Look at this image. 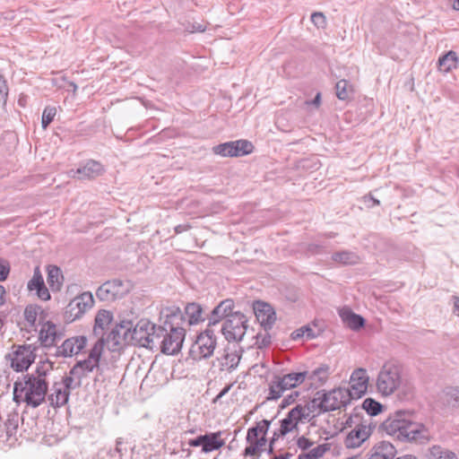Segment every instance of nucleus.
<instances>
[{
	"mask_svg": "<svg viewBox=\"0 0 459 459\" xmlns=\"http://www.w3.org/2000/svg\"><path fill=\"white\" fill-rule=\"evenodd\" d=\"M369 377L362 368L355 369L350 377V387L346 390L352 399H359L367 393Z\"/></svg>",
	"mask_w": 459,
	"mask_h": 459,
	"instance_id": "obj_16",
	"label": "nucleus"
},
{
	"mask_svg": "<svg viewBox=\"0 0 459 459\" xmlns=\"http://www.w3.org/2000/svg\"><path fill=\"white\" fill-rule=\"evenodd\" d=\"M336 96L341 100L350 99L353 92V87L347 80H340L335 85Z\"/></svg>",
	"mask_w": 459,
	"mask_h": 459,
	"instance_id": "obj_40",
	"label": "nucleus"
},
{
	"mask_svg": "<svg viewBox=\"0 0 459 459\" xmlns=\"http://www.w3.org/2000/svg\"><path fill=\"white\" fill-rule=\"evenodd\" d=\"M248 446L244 449L243 455L251 459H259L262 452L264 450L267 439L260 437L259 440L247 441Z\"/></svg>",
	"mask_w": 459,
	"mask_h": 459,
	"instance_id": "obj_30",
	"label": "nucleus"
},
{
	"mask_svg": "<svg viewBox=\"0 0 459 459\" xmlns=\"http://www.w3.org/2000/svg\"><path fill=\"white\" fill-rule=\"evenodd\" d=\"M42 311L41 307L37 305H29L24 310V318L26 322L30 325L34 326L37 321L39 314Z\"/></svg>",
	"mask_w": 459,
	"mask_h": 459,
	"instance_id": "obj_42",
	"label": "nucleus"
},
{
	"mask_svg": "<svg viewBox=\"0 0 459 459\" xmlns=\"http://www.w3.org/2000/svg\"><path fill=\"white\" fill-rule=\"evenodd\" d=\"M333 262L343 264V265H353L359 262V256L351 251L342 250L335 252L332 255Z\"/></svg>",
	"mask_w": 459,
	"mask_h": 459,
	"instance_id": "obj_37",
	"label": "nucleus"
},
{
	"mask_svg": "<svg viewBox=\"0 0 459 459\" xmlns=\"http://www.w3.org/2000/svg\"><path fill=\"white\" fill-rule=\"evenodd\" d=\"M291 456L290 453H285L284 455H276L273 459H290Z\"/></svg>",
	"mask_w": 459,
	"mask_h": 459,
	"instance_id": "obj_63",
	"label": "nucleus"
},
{
	"mask_svg": "<svg viewBox=\"0 0 459 459\" xmlns=\"http://www.w3.org/2000/svg\"><path fill=\"white\" fill-rule=\"evenodd\" d=\"M381 429L401 441L424 444L430 439L429 430L425 425L412 420L411 414L405 411L391 414L382 422Z\"/></svg>",
	"mask_w": 459,
	"mask_h": 459,
	"instance_id": "obj_2",
	"label": "nucleus"
},
{
	"mask_svg": "<svg viewBox=\"0 0 459 459\" xmlns=\"http://www.w3.org/2000/svg\"><path fill=\"white\" fill-rule=\"evenodd\" d=\"M427 459H458L456 455L439 446H433L427 455Z\"/></svg>",
	"mask_w": 459,
	"mask_h": 459,
	"instance_id": "obj_39",
	"label": "nucleus"
},
{
	"mask_svg": "<svg viewBox=\"0 0 459 459\" xmlns=\"http://www.w3.org/2000/svg\"><path fill=\"white\" fill-rule=\"evenodd\" d=\"M454 313L459 316V298L455 297Z\"/></svg>",
	"mask_w": 459,
	"mask_h": 459,
	"instance_id": "obj_61",
	"label": "nucleus"
},
{
	"mask_svg": "<svg viewBox=\"0 0 459 459\" xmlns=\"http://www.w3.org/2000/svg\"><path fill=\"white\" fill-rule=\"evenodd\" d=\"M253 145L247 140L227 142L212 147L214 154L221 157H239L253 152Z\"/></svg>",
	"mask_w": 459,
	"mask_h": 459,
	"instance_id": "obj_13",
	"label": "nucleus"
},
{
	"mask_svg": "<svg viewBox=\"0 0 459 459\" xmlns=\"http://www.w3.org/2000/svg\"><path fill=\"white\" fill-rule=\"evenodd\" d=\"M160 320L164 323L167 330L164 331L159 348L164 354L175 355L181 350L185 340L186 329L183 324L186 318L179 307L171 305L160 309Z\"/></svg>",
	"mask_w": 459,
	"mask_h": 459,
	"instance_id": "obj_3",
	"label": "nucleus"
},
{
	"mask_svg": "<svg viewBox=\"0 0 459 459\" xmlns=\"http://www.w3.org/2000/svg\"><path fill=\"white\" fill-rule=\"evenodd\" d=\"M309 416L308 409L300 404L296 405L287 414V416L281 420V427L278 431H274L279 437H283L289 432L296 429L299 422Z\"/></svg>",
	"mask_w": 459,
	"mask_h": 459,
	"instance_id": "obj_14",
	"label": "nucleus"
},
{
	"mask_svg": "<svg viewBox=\"0 0 459 459\" xmlns=\"http://www.w3.org/2000/svg\"><path fill=\"white\" fill-rule=\"evenodd\" d=\"M113 316L111 312L108 310H100L95 316V324L93 327V333L96 336H100V339H103L104 330L112 322Z\"/></svg>",
	"mask_w": 459,
	"mask_h": 459,
	"instance_id": "obj_29",
	"label": "nucleus"
},
{
	"mask_svg": "<svg viewBox=\"0 0 459 459\" xmlns=\"http://www.w3.org/2000/svg\"><path fill=\"white\" fill-rule=\"evenodd\" d=\"M259 438H260V434L257 432L256 429H255L254 427L248 429L247 437H246V441H255V440H259Z\"/></svg>",
	"mask_w": 459,
	"mask_h": 459,
	"instance_id": "obj_55",
	"label": "nucleus"
},
{
	"mask_svg": "<svg viewBox=\"0 0 459 459\" xmlns=\"http://www.w3.org/2000/svg\"><path fill=\"white\" fill-rule=\"evenodd\" d=\"M217 345L216 336L212 330L206 329L201 333L192 344L189 355L194 360H201L212 356Z\"/></svg>",
	"mask_w": 459,
	"mask_h": 459,
	"instance_id": "obj_6",
	"label": "nucleus"
},
{
	"mask_svg": "<svg viewBox=\"0 0 459 459\" xmlns=\"http://www.w3.org/2000/svg\"><path fill=\"white\" fill-rule=\"evenodd\" d=\"M247 329V316L240 312H235L223 323L221 333L229 342H240L246 334Z\"/></svg>",
	"mask_w": 459,
	"mask_h": 459,
	"instance_id": "obj_9",
	"label": "nucleus"
},
{
	"mask_svg": "<svg viewBox=\"0 0 459 459\" xmlns=\"http://www.w3.org/2000/svg\"><path fill=\"white\" fill-rule=\"evenodd\" d=\"M57 383H54L48 392L46 400L53 408H60L68 403L70 394Z\"/></svg>",
	"mask_w": 459,
	"mask_h": 459,
	"instance_id": "obj_24",
	"label": "nucleus"
},
{
	"mask_svg": "<svg viewBox=\"0 0 459 459\" xmlns=\"http://www.w3.org/2000/svg\"><path fill=\"white\" fill-rule=\"evenodd\" d=\"M254 311L257 320L265 329L272 327L275 321V313L269 304L257 301L254 306Z\"/></svg>",
	"mask_w": 459,
	"mask_h": 459,
	"instance_id": "obj_23",
	"label": "nucleus"
},
{
	"mask_svg": "<svg viewBox=\"0 0 459 459\" xmlns=\"http://www.w3.org/2000/svg\"><path fill=\"white\" fill-rule=\"evenodd\" d=\"M62 385L69 394L72 389H75L81 385V379H78L75 376L69 373L68 376L62 377L61 381L56 382Z\"/></svg>",
	"mask_w": 459,
	"mask_h": 459,
	"instance_id": "obj_43",
	"label": "nucleus"
},
{
	"mask_svg": "<svg viewBox=\"0 0 459 459\" xmlns=\"http://www.w3.org/2000/svg\"><path fill=\"white\" fill-rule=\"evenodd\" d=\"M204 439V435H201V436L197 437L196 438L190 439L188 441V445L190 446H203Z\"/></svg>",
	"mask_w": 459,
	"mask_h": 459,
	"instance_id": "obj_56",
	"label": "nucleus"
},
{
	"mask_svg": "<svg viewBox=\"0 0 459 459\" xmlns=\"http://www.w3.org/2000/svg\"><path fill=\"white\" fill-rule=\"evenodd\" d=\"M321 95L320 93H317L315 97V99L312 100V104L318 107L320 104Z\"/></svg>",
	"mask_w": 459,
	"mask_h": 459,
	"instance_id": "obj_64",
	"label": "nucleus"
},
{
	"mask_svg": "<svg viewBox=\"0 0 459 459\" xmlns=\"http://www.w3.org/2000/svg\"><path fill=\"white\" fill-rule=\"evenodd\" d=\"M364 199H365V203H367L368 201L372 202V205L368 204L369 207L373 206V205H379L380 204L379 200L374 198L371 195L364 196Z\"/></svg>",
	"mask_w": 459,
	"mask_h": 459,
	"instance_id": "obj_58",
	"label": "nucleus"
},
{
	"mask_svg": "<svg viewBox=\"0 0 459 459\" xmlns=\"http://www.w3.org/2000/svg\"><path fill=\"white\" fill-rule=\"evenodd\" d=\"M56 114V109L55 107L48 106L45 108L42 113V120L41 125L44 129H46L48 125L54 120V117Z\"/></svg>",
	"mask_w": 459,
	"mask_h": 459,
	"instance_id": "obj_45",
	"label": "nucleus"
},
{
	"mask_svg": "<svg viewBox=\"0 0 459 459\" xmlns=\"http://www.w3.org/2000/svg\"><path fill=\"white\" fill-rule=\"evenodd\" d=\"M190 227L188 225H186V224H179L178 226L175 227V232L177 234H179V233H182L184 231H186Z\"/></svg>",
	"mask_w": 459,
	"mask_h": 459,
	"instance_id": "obj_59",
	"label": "nucleus"
},
{
	"mask_svg": "<svg viewBox=\"0 0 459 459\" xmlns=\"http://www.w3.org/2000/svg\"><path fill=\"white\" fill-rule=\"evenodd\" d=\"M362 407L369 416L377 415L383 409V405L372 398L365 399Z\"/></svg>",
	"mask_w": 459,
	"mask_h": 459,
	"instance_id": "obj_44",
	"label": "nucleus"
},
{
	"mask_svg": "<svg viewBox=\"0 0 459 459\" xmlns=\"http://www.w3.org/2000/svg\"><path fill=\"white\" fill-rule=\"evenodd\" d=\"M39 341L45 347H50L56 344L59 339L56 325L52 322L43 324L39 331Z\"/></svg>",
	"mask_w": 459,
	"mask_h": 459,
	"instance_id": "obj_25",
	"label": "nucleus"
},
{
	"mask_svg": "<svg viewBox=\"0 0 459 459\" xmlns=\"http://www.w3.org/2000/svg\"><path fill=\"white\" fill-rule=\"evenodd\" d=\"M130 288L129 281L113 279L101 284L96 291V296L101 301L110 302L126 296Z\"/></svg>",
	"mask_w": 459,
	"mask_h": 459,
	"instance_id": "obj_10",
	"label": "nucleus"
},
{
	"mask_svg": "<svg viewBox=\"0 0 459 459\" xmlns=\"http://www.w3.org/2000/svg\"><path fill=\"white\" fill-rule=\"evenodd\" d=\"M87 343L84 336H74L66 339L61 346L57 348V354L63 357H72L78 354Z\"/></svg>",
	"mask_w": 459,
	"mask_h": 459,
	"instance_id": "obj_20",
	"label": "nucleus"
},
{
	"mask_svg": "<svg viewBox=\"0 0 459 459\" xmlns=\"http://www.w3.org/2000/svg\"><path fill=\"white\" fill-rule=\"evenodd\" d=\"M304 336H306L307 339H312L315 336L314 331L309 326H303L291 333L292 340H299Z\"/></svg>",
	"mask_w": 459,
	"mask_h": 459,
	"instance_id": "obj_46",
	"label": "nucleus"
},
{
	"mask_svg": "<svg viewBox=\"0 0 459 459\" xmlns=\"http://www.w3.org/2000/svg\"><path fill=\"white\" fill-rule=\"evenodd\" d=\"M311 21L315 25L320 27L325 22V17L322 13H314L311 15Z\"/></svg>",
	"mask_w": 459,
	"mask_h": 459,
	"instance_id": "obj_54",
	"label": "nucleus"
},
{
	"mask_svg": "<svg viewBox=\"0 0 459 459\" xmlns=\"http://www.w3.org/2000/svg\"><path fill=\"white\" fill-rule=\"evenodd\" d=\"M458 56L457 54L450 50L446 54L443 55L438 59V68L440 71L448 73L457 67Z\"/></svg>",
	"mask_w": 459,
	"mask_h": 459,
	"instance_id": "obj_36",
	"label": "nucleus"
},
{
	"mask_svg": "<svg viewBox=\"0 0 459 459\" xmlns=\"http://www.w3.org/2000/svg\"><path fill=\"white\" fill-rule=\"evenodd\" d=\"M153 330H151L148 333V340L149 344H144V348L147 349H158L160 342H161V338L164 334V331L167 330L166 326H164V323L162 322V325H156L153 324Z\"/></svg>",
	"mask_w": 459,
	"mask_h": 459,
	"instance_id": "obj_35",
	"label": "nucleus"
},
{
	"mask_svg": "<svg viewBox=\"0 0 459 459\" xmlns=\"http://www.w3.org/2000/svg\"><path fill=\"white\" fill-rule=\"evenodd\" d=\"M104 348V340L99 339L91 348L86 359L78 361L70 370V374L82 379L94 368H99L100 359Z\"/></svg>",
	"mask_w": 459,
	"mask_h": 459,
	"instance_id": "obj_7",
	"label": "nucleus"
},
{
	"mask_svg": "<svg viewBox=\"0 0 459 459\" xmlns=\"http://www.w3.org/2000/svg\"><path fill=\"white\" fill-rule=\"evenodd\" d=\"M271 422L272 421L268 420H262L256 423L254 428L256 429L257 432L260 434V437H266V434L269 430Z\"/></svg>",
	"mask_w": 459,
	"mask_h": 459,
	"instance_id": "obj_48",
	"label": "nucleus"
},
{
	"mask_svg": "<svg viewBox=\"0 0 459 459\" xmlns=\"http://www.w3.org/2000/svg\"><path fill=\"white\" fill-rule=\"evenodd\" d=\"M35 359L33 350L30 346H19L13 352L11 367L17 372L29 368Z\"/></svg>",
	"mask_w": 459,
	"mask_h": 459,
	"instance_id": "obj_18",
	"label": "nucleus"
},
{
	"mask_svg": "<svg viewBox=\"0 0 459 459\" xmlns=\"http://www.w3.org/2000/svg\"><path fill=\"white\" fill-rule=\"evenodd\" d=\"M234 301L230 299L222 300L217 305L211 313L209 317V326L214 325L221 319H228L229 316L233 315Z\"/></svg>",
	"mask_w": 459,
	"mask_h": 459,
	"instance_id": "obj_22",
	"label": "nucleus"
},
{
	"mask_svg": "<svg viewBox=\"0 0 459 459\" xmlns=\"http://www.w3.org/2000/svg\"><path fill=\"white\" fill-rule=\"evenodd\" d=\"M221 436L220 432L205 434L204 435V443L202 451L204 453H210L214 450H218L224 446V441L219 439Z\"/></svg>",
	"mask_w": 459,
	"mask_h": 459,
	"instance_id": "obj_34",
	"label": "nucleus"
},
{
	"mask_svg": "<svg viewBox=\"0 0 459 459\" xmlns=\"http://www.w3.org/2000/svg\"><path fill=\"white\" fill-rule=\"evenodd\" d=\"M104 166L94 160H86L76 169H70L68 177L78 180H92L104 173Z\"/></svg>",
	"mask_w": 459,
	"mask_h": 459,
	"instance_id": "obj_15",
	"label": "nucleus"
},
{
	"mask_svg": "<svg viewBox=\"0 0 459 459\" xmlns=\"http://www.w3.org/2000/svg\"><path fill=\"white\" fill-rule=\"evenodd\" d=\"M9 89L6 80L0 74V103L5 105Z\"/></svg>",
	"mask_w": 459,
	"mask_h": 459,
	"instance_id": "obj_47",
	"label": "nucleus"
},
{
	"mask_svg": "<svg viewBox=\"0 0 459 459\" xmlns=\"http://www.w3.org/2000/svg\"><path fill=\"white\" fill-rule=\"evenodd\" d=\"M53 370V363L40 361L36 370L27 374L21 381L13 385V401L17 403L23 402L32 408H37L46 402L48 391V376Z\"/></svg>",
	"mask_w": 459,
	"mask_h": 459,
	"instance_id": "obj_1",
	"label": "nucleus"
},
{
	"mask_svg": "<svg viewBox=\"0 0 459 459\" xmlns=\"http://www.w3.org/2000/svg\"><path fill=\"white\" fill-rule=\"evenodd\" d=\"M10 273L9 263L5 260L0 259V281L6 280Z\"/></svg>",
	"mask_w": 459,
	"mask_h": 459,
	"instance_id": "obj_50",
	"label": "nucleus"
},
{
	"mask_svg": "<svg viewBox=\"0 0 459 459\" xmlns=\"http://www.w3.org/2000/svg\"><path fill=\"white\" fill-rule=\"evenodd\" d=\"M306 382V374L290 372L281 377L275 376L269 385L268 401L278 400L286 390L295 388Z\"/></svg>",
	"mask_w": 459,
	"mask_h": 459,
	"instance_id": "obj_4",
	"label": "nucleus"
},
{
	"mask_svg": "<svg viewBox=\"0 0 459 459\" xmlns=\"http://www.w3.org/2000/svg\"><path fill=\"white\" fill-rule=\"evenodd\" d=\"M153 329V323L147 318H142L136 324L133 322V328L130 329V342L144 347V344H149L148 333Z\"/></svg>",
	"mask_w": 459,
	"mask_h": 459,
	"instance_id": "obj_17",
	"label": "nucleus"
},
{
	"mask_svg": "<svg viewBox=\"0 0 459 459\" xmlns=\"http://www.w3.org/2000/svg\"><path fill=\"white\" fill-rule=\"evenodd\" d=\"M47 281L53 291L59 290L63 284V274L61 270L56 265H48Z\"/></svg>",
	"mask_w": 459,
	"mask_h": 459,
	"instance_id": "obj_33",
	"label": "nucleus"
},
{
	"mask_svg": "<svg viewBox=\"0 0 459 459\" xmlns=\"http://www.w3.org/2000/svg\"><path fill=\"white\" fill-rule=\"evenodd\" d=\"M271 343V336L268 333H258L256 335L255 344L259 349L267 347Z\"/></svg>",
	"mask_w": 459,
	"mask_h": 459,
	"instance_id": "obj_49",
	"label": "nucleus"
},
{
	"mask_svg": "<svg viewBox=\"0 0 459 459\" xmlns=\"http://www.w3.org/2000/svg\"><path fill=\"white\" fill-rule=\"evenodd\" d=\"M122 444H123L122 439L118 438L117 440V446L115 448V452H117L118 454L119 457H121V455H122V447H121Z\"/></svg>",
	"mask_w": 459,
	"mask_h": 459,
	"instance_id": "obj_60",
	"label": "nucleus"
},
{
	"mask_svg": "<svg viewBox=\"0 0 459 459\" xmlns=\"http://www.w3.org/2000/svg\"><path fill=\"white\" fill-rule=\"evenodd\" d=\"M27 289L30 292L35 291L37 297L43 301L49 300L51 298L49 290L45 285L39 266L34 268L33 276L28 281Z\"/></svg>",
	"mask_w": 459,
	"mask_h": 459,
	"instance_id": "obj_19",
	"label": "nucleus"
},
{
	"mask_svg": "<svg viewBox=\"0 0 459 459\" xmlns=\"http://www.w3.org/2000/svg\"><path fill=\"white\" fill-rule=\"evenodd\" d=\"M306 374V381L308 382L311 386H318L324 384L329 376L328 366L322 365L312 371H303Z\"/></svg>",
	"mask_w": 459,
	"mask_h": 459,
	"instance_id": "obj_28",
	"label": "nucleus"
},
{
	"mask_svg": "<svg viewBox=\"0 0 459 459\" xmlns=\"http://www.w3.org/2000/svg\"><path fill=\"white\" fill-rule=\"evenodd\" d=\"M371 427L366 421L357 425L348 435L346 446L349 447L359 446L371 434Z\"/></svg>",
	"mask_w": 459,
	"mask_h": 459,
	"instance_id": "obj_21",
	"label": "nucleus"
},
{
	"mask_svg": "<svg viewBox=\"0 0 459 459\" xmlns=\"http://www.w3.org/2000/svg\"><path fill=\"white\" fill-rule=\"evenodd\" d=\"M299 392H298V391L291 392L290 394H288L286 397H284L282 399L281 407L285 408V407L290 405L291 403H293L296 401V399L299 397Z\"/></svg>",
	"mask_w": 459,
	"mask_h": 459,
	"instance_id": "obj_51",
	"label": "nucleus"
},
{
	"mask_svg": "<svg viewBox=\"0 0 459 459\" xmlns=\"http://www.w3.org/2000/svg\"><path fill=\"white\" fill-rule=\"evenodd\" d=\"M443 403L451 408H459V386H448L443 391Z\"/></svg>",
	"mask_w": 459,
	"mask_h": 459,
	"instance_id": "obj_38",
	"label": "nucleus"
},
{
	"mask_svg": "<svg viewBox=\"0 0 459 459\" xmlns=\"http://www.w3.org/2000/svg\"><path fill=\"white\" fill-rule=\"evenodd\" d=\"M313 444L314 443L312 441H310L308 438L305 437H300L297 440V446L303 451L310 448L313 446Z\"/></svg>",
	"mask_w": 459,
	"mask_h": 459,
	"instance_id": "obj_53",
	"label": "nucleus"
},
{
	"mask_svg": "<svg viewBox=\"0 0 459 459\" xmlns=\"http://www.w3.org/2000/svg\"><path fill=\"white\" fill-rule=\"evenodd\" d=\"M185 314L189 325H197L204 320L203 309L197 303H189L185 307Z\"/></svg>",
	"mask_w": 459,
	"mask_h": 459,
	"instance_id": "obj_31",
	"label": "nucleus"
},
{
	"mask_svg": "<svg viewBox=\"0 0 459 459\" xmlns=\"http://www.w3.org/2000/svg\"><path fill=\"white\" fill-rule=\"evenodd\" d=\"M351 399L345 387H339L324 394L319 406L324 411H334L346 406Z\"/></svg>",
	"mask_w": 459,
	"mask_h": 459,
	"instance_id": "obj_12",
	"label": "nucleus"
},
{
	"mask_svg": "<svg viewBox=\"0 0 459 459\" xmlns=\"http://www.w3.org/2000/svg\"><path fill=\"white\" fill-rule=\"evenodd\" d=\"M329 449L328 444L318 445L310 449L307 453H302L298 456V459H319Z\"/></svg>",
	"mask_w": 459,
	"mask_h": 459,
	"instance_id": "obj_41",
	"label": "nucleus"
},
{
	"mask_svg": "<svg viewBox=\"0 0 459 459\" xmlns=\"http://www.w3.org/2000/svg\"><path fill=\"white\" fill-rule=\"evenodd\" d=\"M280 437L278 435H276L275 433H273V437L271 438L270 442H269V448H268V454H273V444L274 442L279 438Z\"/></svg>",
	"mask_w": 459,
	"mask_h": 459,
	"instance_id": "obj_57",
	"label": "nucleus"
},
{
	"mask_svg": "<svg viewBox=\"0 0 459 459\" xmlns=\"http://www.w3.org/2000/svg\"><path fill=\"white\" fill-rule=\"evenodd\" d=\"M94 299L91 292L85 291L73 299L65 309V318L68 322H74L81 318L93 307Z\"/></svg>",
	"mask_w": 459,
	"mask_h": 459,
	"instance_id": "obj_11",
	"label": "nucleus"
},
{
	"mask_svg": "<svg viewBox=\"0 0 459 459\" xmlns=\"http://www.w3.org/2000/svg\"><path fill=\"white\" fill-rule=\"evenodd\" d=\"M133 328L132 318H123L111 330L106 339L108 350L119 351L124 345L130 344V329Z\"/></svg>",
	"mask_w": 459,
	"mask_h": 459,
	"instance_id": "obj_8",
	"label": "nucleus"
},
{
	"mask_svg": "<svg viewBox=\"0 0 459 459\" xmlns=\"http://www.w3.org/2000/svg\"><path fill=\"white\" fill-rule=\"evenodd\" d=\"M206 30V24L204 22H194L190 23L187 27V30L194 33V32H203Z\"/></svg>",
	"mask_w": 459,
	"mask_h": 459,
	"instance_id": "obj_52",
	"label": "nucleus"
},
{
	"mask_svg": "<svg viewBox=\"0 0 459 459\" xmlns=\"http://www.w3.org/2000/svg\"><path fill=\"white\" fill-rule=\"evenodd\" d=\"M339 316L342 322L351 330L357 331L364 326V318L353 313L349 307H342L339 310Z\"/></svg>",
	"mask_w": 459,
	"mask_h": 459,
	"instance_id": "obj_27",
	"label": "nucleus"
},
{
	"mask_svg": "<svg viewBox=\"0 0 459 459\" xmlns=\"http://www.w3.org/2000/svg\"><path fill=\"white\" fill-rule=\"evenodd\" d=\"M4 288L2 285H0V305L4 304Z\"/></svg>",
	"mask_w": 459,
	"mask_h": 459,
	"instance_id": "obj_62",
	"label": "nucleus"
},
{
	"mask_svg": "<svg viewBox=\"0 0 459 459\" xmlns=\"http://www.w3.org/2000/svg\"><path fill=\"white\" fill-rule=\"evenodd\" d=\"M397 451L393 444L381 441L374 446L368 459H394Z\"/></svg>",
	"mask_w": 459,
	"mask_h": 459,
	"instance_id": "obj_26",
	"label": "nucleus"
},
{
	"mask_svg": "<svg viewBox=\"0 0 459 459\" xmlns=\"http://www.w3.org/2000/svg\"><path fill=\"white\" fill-rule=\"evenodd\" d=\"M240 361V355L237 351H225L220 359V366L221 370L232 371Z\"/></svg>",
	"mask_w": 459,
	"mask_h": 459,
	"instance_id": "obj_32",
	"label": "nucleus"
},
{
	"mask_svg": "<svg viewBox=\"0 0 459 459\" xmlns=\"http://www.w3.org/2000/svg\"><path fill=\"white\" fill-rule=\"evenodd\" d=\"M402 384L401 371L398 366L385 363L377 378V389L384 396L394 394Z\"/></svg>",
	"mask_w": 459,
	"mask_h": 459,
	"instance_id": "obj_5",
	"label": "nucleus"
}]
</instances>
